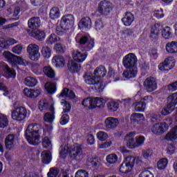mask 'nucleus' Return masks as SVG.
<instances>
[{
  "instance_id": "f257e3e1",
  "label": "nucleus",
  "mask_w": 177,
  "mask_h": 177,
  "mask_svg": "<svg viewBox=\"0 0 177 177\" xmlns=\"http://www.w3.org/2000/svg\"><path fill=\"white\" fill-rule=\"evenodd\" d=\"M42 132V127L39 124H30L26 128L25 136L30 145L37 146L39 144V134Z\"/></svg>"
},
{
  "instance_id": "f03ea898",
  "label": "nucleus",
  "mask_w": 177,
  "mask_h": 177,
  "mask_svg": "<svg viewBox=\"0 0 177 177\" xmlns=\"http://www.w3.org/2000/svg\"><path fill=\"white\" fill-rule=\"evenodd\" d=\"M74 15L68 14L62 17L59 25L56 27L57 35H64L74 26Z\"/></svg>"
},
{
  "instance_id": "7ed1b4c3",
  "label": "nucleus",
  "mask_w": 177,
  "mask_h": 177,
  "mask_svg": "<svg viewBox=\"0 0 177 177\" xmlns=\"http://www.w3.org/2000/svg\"><path fill=\"white\" fill-rule=\"evenodd\" d=\"M83 78L87 85H93L95 92H97L98 93L103 92V84H102V82H100L99 80L95 77V75L86 73L83 76Z\"/></svg>"
},
{
  "instance_id": "20e7f679",
  "label": "nucleus",
  "mask_w": 177,
  "mask_h": 177,
  "mask_svg": "<svg viewBox=\"0 0 177 177\" xmlns=\"http://www.w3.org/2000/svg\"><path fill=\"white\" fill-rule=\"evenodd\" d=\"M111 10H113V4L110 1L102 0L98 3L97 12L101 16H109Z\"/></svg>"
},
{
  "instance_id": "39448f33",
  "label": "nucleus",
  "mask_w": 177,
  "mask_h": 177,
  "mask_svg": "<svg viewBox=\"0 0 177 177\" xmlns=\"http://www.w3.org/2000/svg\"><path fill=\"white\" fill-rule=\"evenodd\" d=\"M177 104V93H174L167 98V106L162 110V115H168L175 110V105Z\"/></svg>"
},
{
  "instance_id": "423d86ee",
  "label": "nucleus",
  "mask_w": 177,
  "mask_h": 177,
  "mask_svg": "<svg viewBox=\"0 0 177 177\" xmlns=\"http://www.w3.org/2000/svg\"><path fill=\"white\" fill-rule=\"evenodd\" d=\"M122 64L125 68H138V57L134 53H129L124 57Z\"/></svg>"
},
{
  "instance_id": "0eeeda50",
  "label": "nucleus",
  "mask_w": 177,
  "mask_h": 177,
  "mask_svg": "<svg viewBox=\"0 0 177 177\" xmlns=\"http://www.w3.org/2000/svg\"><path fill=\"white\" fill-rule=\"evenodd\" d=\"M11 117L15 121H24L27 117V109L24 106L15 108L12 111Z\"/></svg>"
},
{
  "instance_id": "6e6552de",
  "label": "nucleus",
  "mask_w": 177,
  "mask_h": 177,
  "mask_svg": "<svg viewBox=\"0 0 177 177\" xmlns=\"http://www.w3.org/2000/svg\"><path fill=\"white\" fill-rule=\"evenodd\" d=\"M144 87L147 92H153L157 89V80L153 77H149L144 81Z\"/></svg>"
},
{
  "instance_id": "1a4fd4ad",
  "label": "nucleus",
  "mask_w": 177,
  "mask_h": 177,
  "mask_svg": "<svg viewBox=\"0 0 177 177\" xmlns=\"http://www.w3.org/2000/svg\"><path fill=\"white\" fill-rule=\"evenodd\" d=\"M175 67V61H174V58L168 57L167 58L163 63H161L158 66L159 70L160 71H169V70H172Z\"/></svg>"
},
{
  "instance_id": "9d476101",
  "label": "nucleus",
  "mask_w": 177,
  "mask_h": 177,
  "mask_svg": "<svg viewBox=\"0 0 177 177\" xmlns=\"http://www.w3.org/2000/svg\"><path fill=\"white\" fill-rule=\"evenodd\" d=\"M151 131L155 135H160V133H164V132L168 131V124L165 122L155 124L152 127Z\"/></svg>"
},
{
  "instance_id": "9b49d317",
  "label": "nucleus",
  "mask_w": 177,
  "mask_h": 177,
  "mask_svg": "<svg viewBox=\"0 0 177 177\" xmlns=\"http://www.w3.org/2000/svg\"><path fill=\"white\" fill-rule=\"evenodd\" d=\"M17 138H16V135L15 134H8L4 140V144L6 146V149L7 150H12L15 147V145H16V140Z\"/></svg>"
},
{
  "instance_id": "f8f14e48",
  "label": "nucleus",
  "mask_w": 177,
  "mask_h": 177,
  "mask_svg": "<svg viewBox=\"0 0 177 177\" xmlns=\"http://www.w3.org/2000/svg\"><path fill=\"white\" fill-rule=\"evenodd\" d=\"M133 21H135V15L131 12H126L124 17L122 18V22L124 26H125V27H131Z\"/></svg>"
},
{
  "instance_id": "ddd939ff",
  "label": "nucleus",
  "mask_w": 177,
  "mask_h": 177,
  "mask_svg": "<svg viewBox=\"0 0 177 177\" xmlns=\"http://www.w3.org/2000/svg\"><path fill=\"white\" fill-rule=\"evenodd\" d=\"M28 26L32 31L38 30L41 27V19L38 17H31L28 21Z\"/></svg>"
},
{
  "instance_id": "4468645a",
  "label": "nucleus",
  "mask_w": 177,
  "mask_h": 177,
  "mask_svg": "<svg viewBox=\"0 0 177 177\" xmlns=\"http://www.w3.org/2000/svg\"><path fill=\"white\" fill-rule=\"evenodd\" d=\"M120 124L118 118L109 117L105 120V127L107 129H114Z\"/></svg>"
},
{
  "instance_id": "2eb2a0df",
  "label": "nucleus",
  "mask_w": 177,
  "mask_h": 177,
  "mask_svg": "<svg viewBox=\"0 0 177 177\" xmlns=\"http://www.w3.org/2000/svg\"><path fill=\"white\" fill-rule=\"evenodd\" d=\"M79 42L80 45H85V44H87L86 46V50H91V49H93V46H95V40L91 39L90 41H88V37L86 36L82 37L80 39Z\"/></svg>"
},
{
  "instance_id": "dca6fc26",
  "label": "nucleus",
  "mask_w": 177,
  "mask_h": 177,
  "mask_svg": "<svg viewBox=\"0 0 177 177\" xmlns=\"http://www.w3.org/2000/svg\"><path fill=\"white\" fill-rule=\"evenodd\" d=\"M78 26L80 30H82V28H84V30H89V28H91V27L92 26V21L91 20V18L86 17L80 20Z\"/></svg>"
},
{
  "instance_id": "f3484780",
  "label": "nucleus",
  "mask_w": 177,
  "mask_h": 177,
  "mask_svg": "<svg viewBox=\"0 0 177 177\" xmlns=\"http://www.w3.org/2000/svg\"><path fill=\"white\" fill-rule=\"evenodd\" d=\"M50 111L45 113L44 120L46 122L52 123L55 120V104H51L50 106Z\"/></svg>"
},
{
  "instance_id": "a211bd4d",
  "label": "nucleus",
  "mask_w": 177,
  "mask_h": 177,
  "mask_svg": "<svg viewBox=\"0 0 177 177\" xmlns=\"http://www.w3.org/2000/svg\"><path fill=\"white\" fill-rule=\"evenodd\" d=\"M69 154L72 158H77L82 154V148L80 145H74L69 151Z\"/></svg>"
},
{
  "instance_id": "6ab92c4d",
  "label": "nucleus",
  "mask_w": 177,
  "mask_h": 177,
  "mask_svg": "<svg viewBox=\"0 0 177 177\" xmlns=\"http://www.w3.org/2000/svg\"><path fill=\"white\" fill-rule=\"evenodd\" d=\"M135 132H130L124 137V140L127 142V145L129 149H135V139H133V136H135Z\"/></svg>"
},
{
  "instance_id": "aec40b11",
  "label": "nucleus",
  "mask_w": 177,
  "mask_h": 177,
  "mask_svg": "<svg viewBox=\"0 0 177 177\" xmlns=\"http://www.w3.org/2000/svg\"><path fill=\"white\" fill-rule=\"evenodd\" d=\"M106 73H107L106 68L103 66H100L94 71L93 74L97 80H99V82H102V77L106 75Z\"/></svg>"
},
{
  "instance_id": "412c9836",
  "label": "nucleus",
  "mask_w": 177,
  "mask_h": 177,
  "mask_svg": "<svg viewBox=\"0 0 177 177\" xmlns=\"http://www.w3.org/2000/svg\"><path fill=\"white\" fill-rule=\"evenodd\" d=\"M73 60L77 62L78 63H82L86 59L87 54L81 53L78 50H74L72 55Z\"/></svg>"
},
{
  "instance_id": "4be33fe9",
  "label": "nucleus",
  "mask_w": 177,
  "mask_h": 177,
  "mask_svg": "<svg viewBox=\"0 0 177 177\" xmlns=\"http://www.w3.org/2000/svg\"><path fill=\"white\" fill-rule=\"evenodd\" d=\"M52 63L55 66V67H64L66 64V61L64 57L62 55H55L52 59Z\"/></svg>"
},
{
  "instance_id": "5701e85b",
  "label": "nucleus",
  "mask_w": 177,
  "mask_h": 177,
  "mask_svg": "<svg viewBox=\"0 0 177 177\" xmlns=\"http://www.w3.org/2000/svg\"><path fill=\"white\" fill-rule=\"evenodd\" d=\"M67 66L71 73H78L81 70V65L73 59L68 61Z\"/></svg>"
},
{
  "instance_id": "b1692460",
  "label": "nucleus",
  "mask_w": 177,
  "mask_h": 177,
  "mask_svg": "<svg viewBox=\"0 0 177 177\" xmlns=\"http://www.w3.org/2000/svg\"><path fill=\"white\" fill-rule=\"evenodd\" d=\"M126 69L127 71H124L122 73V75L123 77H124V78H127V80H129L131 78H135L136 77V74H138V68Z\"/></svg>"
},
{
  "instance_id": "393cba45",
  "label": "nucleus",
  "mask_w": 177,
  "mask_h": 177,
  "mask_svg": "<svg viewBox=\"0 0 177 177\" xmlns=\"http://www.w3.org/2000/svg\"><path fill=\"white\" fill-rule=\"evenodd\" d=\"M2 69L7 78H15L16 77V71L9 68L8 64H3Z\"/></svg>"
},
{
  "instance_id": "a878e982",
  "label": "nucleus",
  "mask_w": 177,
  "mask_h": 177,
  "mask_svg": "<svg viewBox=\"0 0 177 177\" xmlns=\"http://www.w3.org/2000/svg\"><path fill=\"white\" fill-rule=\"evenodd\" d=\"M24 93L25 96H27L28 97L31 98H35L38 97L39 96V94L41 93L40 90H34V89H28V88H24Z\"/></svg>"
},
{
  "instance_id": "bb28decb",
  "label": "nucleus",
  "mask_w": 177,
  "mask_h": 177,
  "mask_svg": "<svg viewBox=\"0 0 177 177\" xmlns=\"http://www.w3.org/2000/svg\"><path fill=\"white\" fill-rule=\"evenodd\" d=\"M104 104H106V100L104 99L99 97L93 98V109L96 107L103 109Z\"/></svg>"
},
{
  "instance_id": "cd10ccee",
  "label": "nucleus",
  "mask_w": 177,
  "mask_h": 177,
  "mask_svg": "<svg viewBox=\"0 0 177 177\" xmlns=\"http://www.w3.org/2000/svg\"><path fill=\"white\" fill-rule=\"evenodd\" d=\"M165 48L168 53H177V41H173L168 42Z\"/></svg>"
},
{
  "instance_id": "c85d7f7f",
  "label": "nucleus",
  "mask_w": 177,
  "mask_h": 177,
  "mask_svg": "<svg viewBox=\"0 0 177 177\" xmlns=\"http://www.w3.org/2000/svg\"><path fill=\"white\" fill-rule=\"evenodd\" d=\"M43 73L44 75H46L48 78L53 79L56 77L55 70L50 67V66H46L43 68Z\"/></svg>"
},
{
  "instance_id": "c756f323",
  "label": "nucleus",
  "mask_w": 177,
  "mask_h": 177,
  "mask_svg": "<svg viewBox=\"0 0 177 177\" xmlns=\"http://www.w3.org/2000/svg\"><path fill=\"white\" fill-rule=\"evenodd\" d=\"M132 171V167L123 162L120 167V172L124 174V176H127V175H131V171Z\"/></svg>"
},
{
  "instance_id": "7c9ffc66",
  "label": "nucleus",
  "mask_w": 177,
  "mask_h": 177,
  "mask_svg": "<svg viewBox=\"0 0 177 177\" xmlns=\"http://www.w3.org/2000/svg\"><path fill=\"white\" fill-rule=\"evenodd\" d=\"M49 17L51 20H56L60 17V10L57 7H53L49 13Z\"/></svg>"
},
{
  "instance_id": "2f4dec72",
  "label": "nucleus",
  "mask_w": 177,
  "mask_h": 177,
  "mask_svg": "<svg viewBox=\"0 0 177 177\" xmlns=\"http://www.w3.org/2000/svg\"><path fill=\"white\" fill-rule=\"evenodd\" d=\"M41 162L44 164H49L52 160V154L49 151H44L41 153Z\"/></svg>"
},
{
  "instance_id": "473e14b6",
  "label": "nucleus",
  "mask_w": 177,
  "mask_h": 177,
  "mask_svg": "<svg viewBox=\"0 0 177 177\" xmlns=\"http://www.w3.org/2000/svg\"><path fill=\"white\" fill-rule=\"evenodd\" d=\"M162 37L165 39H171L172 37V29L169 26H165L162 30Z\"/></svg>"
},
{
  "instance_id": "72a5a7b5",
  "label": "nucleus",
  "mask_w": 177,
  "mask_h": 177,
  "mask_svg": "<svg viewBox=\"0 0 177 177\" xmlns=\"http://www.w3.org/2000/svg\"><path fill=\"white\" fill-rule=\"evenodd\" d=\"M31 35L39 41H44L45 39V32L42 30H32Z\"/></svg>"
},
{
  "instance_id": "f704fd0d",
  "label": "nucleus",
  "mask_w": 177,
  "mask_h": 177,
  "mask_svg": "<svg viewBox=\"0 0 177 177\" xmlns=\"http://www.w3.org/2000/svg\"><path fill=\"white\" fill-rule=\"evenodd\" d=\"M167 140H175L177 139V126L173 128L165 136Z\"/></svg>"
},
{
  "instance_id": "c9c22d12",
  "label": "nucleus",
  "mask_w": 177,
  "mask_h": 177,
  "mask_svg": "<svg viewBox=\"0 0 177 177\" xmlns=\"http://www.w3.org/2000/svg\"><path fill=\"white\" fill-rule=\"evenodd\" d=\"M37 83H38V81L37 80V79L32 77H27L25 78V80H24L25 85L29 87L35 86V85H37Z\"/></svg>"
},
{
  "instance_id": "e433bc0d",
  "label": "nucleus",
  "mask_w": 177,
  "mask_h": 177,
  "mask_svg": "<svg viewBox=\"0 0 177 177\" xmlns=\"http://www.w3.org/2000/svg\"><path fill=\"white\" fill-rule=\"evenodd\" d=\"M4 57L9 62V63H15L17 56L12 54L9 51H6L3 53Z\"/></svg>"
},
{
  "instance_id": "4c0bfd02",
  "label": "nucleus",
  "mask_w": 177,
  "mask_h": 177,
  "mask_svg": "<svg viewBox=\"0 0 177 177\" xmlns=\"http://www.w3.org/2000/svg\"><path fill=\"white\" fill-rule=\"evenodd\" d=\"M45 87L48 93H55L56 92V83L47 82Z\"/></svg>"
},
{
  "instance_id": "58836bf2",
  "label": "nucleus",
  "mask_w": 177,
  "mask_h": 177,
  "mask_svg": "<svg viewBox=\"0 0 177 177\" xmlns=\"http://www.w3.org/2000/svg\"><path fill=\"white\" fill-rule=\"evenodd\" d=\"M39 51V47L37 44H30L27 47V52L29 53V55H31L32 53H35V52Z\"/></svg>"
},
{
  "instance_id": "ea45409f",
  "label": "nucleus",
  "mask_w": 177,
  "mask_h": 177,
  "mask_svg": "<svg viewBox=\"0 0 177 177\" xmlns=\"http://www.w3.org/2000/svg\"><path fill=\"white\" fill-rule=\"evenodd\" d=\"M140 120H145V116L142 113H134L131 115V120L133 122H139Z\"/></svg>"
},
{
  "instance_id": "a19ab883",
  "label": "nucleus",
  "mask_w": 177,
  "mask_h": 177,
  "mask_svg": "<svg viewBox=\"0 0 177 177\" xmlns=\"http://www.w3.org/2000/svg\"><path fill=\"white\" fill-rule=\"evenodd\" d=\"M108 110L110 111H117L118 107H120V104L115 102H110L107 104Z\"/></svg>"
},
{
  "instance_id": "79ce46f5",
  "label": "nucleus",
  "mask_w": 177,
  "mask_h": 177,
  "mask_svg": "<svg viewBox=\"0 0 177 177\" xmlns=\"http://www.w3.org/2000/svg\"><path fill=\"white\" fill-rule=\"evenodd\" d=\"M82 106L88 109H93V98H86L82 102Z\"/></svg>"
},
{
  "instance_id": "37998d69",
  "label": "nucleus",
  "mask_w": 177,
  "mask_h": 177,
  "mask_svg": "<svg viewBox=\"0 0 177 177\" xmlns=\"http://www.w3.org/2000/svg\"><path fill=\"white\" fill-rule=\"evenodd\" d=\"M118 160V156L115 153H111L106 156V161L109 164H115Z\"/></svg>"
},
{
  "instance_id": "c03bdc74",
  "label": "nucleus",
  "mask_w": 177,
  "mask_h": 177,
  "mask_svg": "<svg viewBox=\"0 0 177 177\" xmlns=\"http://www.w3.org/2000/svg\"><path fill=\"white\" fill-rule=\"evenodd\" d=\"M52 50L48 46H44L41 50V54L46 59L50 57Z\"/></svg>"
},
{
  "instance_id": "a18cd8bd",
  "label": "nucleus",
  "mask_w": 177,
  "mask_h": 177,
  "mask_svg": "<svg viewBox=\"0 0 177 177\" xmlns=\"http://www.w3.org/2000/svg\"><path fill=\"white\" fill-rule=\"evenodd\" d=\"M58 41H60V37H57L55 34H51L46 42L47 44L52 45Z\"/></svg>"
},
{
  "instance_id": "49530a36",
  "label": "nucleus",
  "mask_w": 177,
  "mask_h": 177,
  "mask_svg": "<svg viewBox=\"0 0 177 177\" xmlns=\"http://www.w3.org/2000/svg\"><path fill=\"white\" fill-rule=\"evenodd\" d=\"M8 124H9L8 118L0 113V128L8 127Z\"/></svg>"
},
{
  "instance_id": "de8ad7c7",
  "label": "nucleus",
  "mask_w": 177,
  "mask_h": 177,
  "mask_svg": "<svg viewBox=\"0 0 177 177\" xmlns=\"http://www.w3.org/2000/svg\"><path fill=\"white\" fill-rule=\"evenodd\" d=\"M123 34H124L125 37L129 38H136V35H135V30L131 28H126L123 31Z\"/></svg>"
},
{
  "instance_id": "09e8293b",
  "label": "nucleus",
  "mask_w": 177,
  "mask_h": 177,
  "mask_svg": "<svg viewBox=\"0 0 177 177\" xmlns=\"http://www.w3.org/2000/svg\"><path fill=\"white\" fill-rule=\"evenodd\" d=\"M157 165L158 169H165L167 165H168V160H167V158L160 159L158 162Z\"/></svg>"
},
{
  "instance_id": "8fccbe9b",
  "label": "nucleus",
  "mask_w": 177,
  "mask_h": 177,
  "mask_svg": "<svg viewBox=\"0 0 177 177\" xmlns=\"http://www.w3.org/2000/svg\"><path fill=\"white\" fill-rule=\"evenodd\" d=\"M67 154H68V145H62L61 151H59V156L62 158H66Z\"/></svg>"
},
{
  "instance_id": "3c124183",
  "label": "nucleus",
  "mask_w": 177,
  "mask_h": 177,
  "mask_svg": "<svg viewBox=\"0 0 177 177\" xmlns=\"http://www.w3.org/2000/svg\"><path fill=\"white\" fill-rule=\"evenodd\" d=\"M146 109V104L143 102L140 101L135 104L136 111H145Z\"/></svg>"
},
{
  "instance_id": "603ef678",
  "label": "nucleus",
  "mask_w": 177,
  "mask_h": 177,
  "mask_svg": "<svg viewBox=\"0 0 177 177\" xmlns=\"http://www.w3.org/2000/svg\"><path fill=\"white\" fill-rule=\"evenodd\" d=\"M135 160L136 158L133 156H127L124 162L129 167L133 168V165H135Z\"/></svg>"
},
{
  "instance_id": "864d4df0",
  "label": "nucleus",
  "mask_w": 177,
  "mask_h": 177,
  "mask_svg": "<svg viewBox=\"0 0 177 177\" xmlns=\"http://www.w3.org/2000/svg\"><path fill=\"white\" fill-rule=\"evenodd\" d=\"M40 57L41 54L39 53V51H37L32 53V54H29V58L30 59V60H32L33 62H38Z\"/></svg>"
},
{
  "instance_id": "5fc2aeb1",
  "label": "nucleus",
  "mask_w": 177,
  "mask_h": 177,
  "mask_svg": "<svg viewBox=\"0 0 177 177\" xmlns=\"http://www.w3.org/2000/svg\"><path fill=\"white\" fill-rule=\"evenodd\" d=\"M97 138L99 140L104 142L109 138V136L107 135V133L104 131H100L97 133Z\"/></svg>"
},
{
  "instance_id": "6e6d98bb",
  "label": "nucleus",
  "mask_w": 177,
  "mask_h": 177,
  "mask_svg": "<svg viewBox=\"0 0 177 177\" xmlns=\"http://www.w3.org/2000/svg\"><path fill=\"white\" fill-rule=\"evenodd\" d=\"M145 138L144 136H137L136 138V144L134 146L136 147H139V146H142V145L145 143Z\"/></svg>"
},
{
  "instance_id": "4d7b16f0",
  "label": "nucleus",
  "mask_w": 177,
  "mask_h": 177,
  "mask_svg": "<svg viewBox=\"0 0 177 177\" xmlns=\"http://www.w3.org/2000/svg\"><path fill=\"white\" fill-rule=\"evenodd\" d=\"M48 109V102H46V100H42L39 102V109L40 111L44 110H46Z\"/></svg>"
},
{
  "instance_id": "13d9d810",
  "label": "nucleus",
  "mask_w": 177,
  "mask_h": 177,
  "mask_svg": "<svg viewBox=\"0 0 177 177\" xmlns=\"http://www.w3.org/2000/svg\"><path fill=\"white\" fill-rule=\"evenodd\" d=\"M70 121V116L68 114H64L59 120L61 125H66Z\"/></svg>"
},
{
  "instance_id": "bf43d9fd",
  "label": "nucleus",
  "mask_w": 177,
  "mask_h": 177,
  "mask_svg": "<svg viewBox=\"0 0 177 177\" xmlns=\"http://www.w3.org/2000/svg\"><path fill=\"white\" fill-rule=\"evenodd\" d=\"M51 145H52V141L49 140V138L46 136L43 138L42 146L44 149H48V147H49V146H50Z\"/></svg>"
},
{
  "instance_id": "052dcab7",
  "label": "nucleus",
  "mask_w": 177,
  "mask_h": 177,
  "mask_svg": "<svg viewBox=\"0 0 177 177\" xmlns=\"http://www.w3.org/2000/svg\"><path fill=\"white\" fill-rule=\"evenodd\" d=\"M162 26L159 24H155V26H153L151 30V32L160 35V31H161Z\"/></svg>"
},
{
  "instance_id": "680f3d73",
  "label": "nucleus",
  "mask_w": 177,
  "mask_h": 177,
  "mask_svg": "<svg viewBox=\"0 0 177 177\" xmlns=\"http://www.w3.org/2000/svg\"><path fill=\"white\" fill-rule=\"evenodd\" d=\"M108 75H109L111 78H114V81H118L119 80L118 75H117V73H115V71H114V69H113V68H109Z\"/></svg>"
},
{
  "instance_id": "e2e57ef3",
  "label": "nucleus",
  "mask_w": 177,
  "mask_h": 177,
  "mask_svg": "<svg viewBox=\"0 0 177 177\" xmlns=\"http://www.w3.org/2000/svg\"><path fill=\"white\" fill-rule=\"evenodd\" d=\"M91 164L93 168H95V169H97V168H100V167L102 165V163H100L99 159L96 158L92 159V160L91 161Z\"/></svg>"
},
{
  "instance_id": "0e129e2a",
  "label": "nucleus",
  "mask_w": 177,
  "mask_h": 177,
  "mask_svg": "<svg viewBox=\"0 0 177 177\" xmlns=\"http://www.w3.org/2000/svg\"><path fill=\"white\" fill-rule=\"evenodd\" d=\"M75 177H89V174L85 170H78L75 173Z\"/></svg>"
},
{
  "instance_id": "69168bd1",
  "label": "nucleus",
  "mask_w": 177,
  "mask_h": 177,
  "mask_svg": "<svg viewBox=\"0 0 177 177\" xmlns=\"http://www.w3.org/2000/svg\"><path fill=\"white\" fill-rule=\"evenodd\" d=\"M47 175L48 177H57L59 175V169L56 168L50 169Z\"/></svg>"
},
{
  "instance_id": "338daca9",
  "label": "nucleus",
  "mask_w": 177,
  "mask_h": 177,
  "mask_svg": "<svg viewBox=\"0 0 177 177\" xmlns=\"http://www.w3.org/2000/svg\"><path fill=\"white\" fill-rule=\"evenodd\" d=\"M139 177H154V175L150 171L145 170L139 174Z\"/></svg>"
},
{
  "instance_id": "774afa93",
  "label": "nucleus",
  "mask_w": 177,
  "mask_h": 177,
  "mask_svg": "<svg viewBox=\"0 0 177 177\" xmlns=\"http://www.w3.org/2000/svg\"><path fill=\"white\" fill-rule=\"evenodd\" d=\"M167 89L169 92H174V91L177 90V81L169 84L167 86Z\"/></svg>"
}]
</instances>
